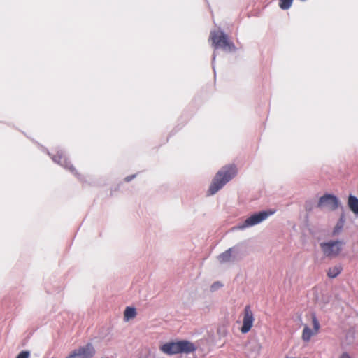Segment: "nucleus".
Segmentation results:
<instances>
[{
  "label": "nucleus",
  "mask_w": 358,
  "mask_h": 358,
  "mask_svg": "<svg viewBox=\"0 0 358 358\" xmlns=\"http://www.w3.org/2000/svg\"><path fill=\"white\" fill-rule=\"evenodd\" d=\"M231 250L232 248H229V250H226L223 253H222L219 257L218 259L220 262H227L231 260Z\"/></svg>",
  "instance_id": "14"
},
{
  "label": "nucleus",
  "mask_w": 358,
  "mask_h": 358,
  "mask_svg": "<svg viewBox=\"0 0 358 358\" xmlns=\"http://www.w3.org/2000/svg\"><path fill=\"white\" fill-rule=\"evenodd\" d=\"M94 355V346L91 343H87L85 346L74 350L66 358H92Z\"/></svg>",
  "instance_id": "7"
},
{
  "label": "nucleus",
  "mask_w": 358,
  "mask_h": 358,
  "mask_svg": "<svg viewBox=\"0 0 358 358\" xmlns=\"http://www.w3.org/2000/svg\"><path fill=\"white\" fill-rule=\"evenodd\" d=\"M338 206V200L337 197L332 194H324L319 199L318 208H327L331 210H336Z\"/></svg>",
  "instance_id": "9"
},
{
  "label": "nucleus",
  "mask_w": 358,
  "mask_h": 358,
  "mask_svg": "<svg viewBox=\"0 0 358 358\" xmlns=\"http://www.w3.org/2000/svg\"><path fill=\"white\" fill-rule=\"evenodd\" d=\"M345 222L344 217L341 216L334 229V234H338L343 227Z\"/></svg>",
  "instance_id": "16"
},
{
  "label": "nucleus",
  "mask_w": 358,
  "mask_h": 358,
  "mask_svg": "<svg viewBox=\"0 0 358 358\" xmlns=\"http://www.w3.org/2000/svg\"><path fill=\"white\" fill-rule=\"evenodd\" d=\"M343 244L340 241H331L320 243V247L325 256L336 257L340 254Z\"/></svg>",
  "instance_id": "4"
},
{
  "label": "nucleus",
  "mask_w": 358,
  "mask_h": 358,
  "mask_svg": "<svg viewBox=\"0 0 358 358\" xmlns=\"http://www.w3.org/2000/svg\"><path fill=\"white\" fill-rule=\"evenodd\" d=\"M255 322V317L250 306L247 305L243 312V325L241 332L246 334L250 331Z\"/></svg>",
  "instance_id": "6"
},
{
  "label": "nucleus",
  "mask_w": 358,
  "mask_h": 358,
  "mask_svg": "<svg viewBox=\"0 0 358 358\" xmlns=\"http://www.w3.org/2000/svg\"><path fill=\"white\" fill-rule=\"evenodd\" d=\"M136 311L134 308H131V307L126 308L124 313V316L127 320L134 318L136 317Z\"/></svg>",
  "instance_id": "13"
},
{
  "label": "nucleus",
  "mask_w": 358,
  "mask_h": 358,
  "mask_svg": "<svg viewBox=\"0 0 358 358\" xmlns=\"http://www.w3.org/2000/svg\"><path fill=\"white\" fill-rule=\"evenodd\" d=\"M210 38L215 48H220L229 52H233L236 50L234 43L229 41L228 36L221 31H212Z\"/></svg>",
  "instance_id": "3"
},
{
  "label": "nucleus",
  "mask_w": 358,
  "mask_h": 358,
  "mask_svg": "<svg viewBox=\"0 0 358 358\" xmlns=\"http://www.w3.org/2000/svg\"><path fill=\"white\" fill-rule=\"evenodd\" d=\"M342 269L341 265L330 267L327 271V276L330 278H334L341 273Z\"/></svg>",
  "instance_id": "12"
},
{
  "label": "nucleus",
  "mask_w": 358,
  "mask_h": 358,
  "mask_svg": "<svg viewBox=\"0 0 358 358\" xmlns=\"http://www.w3.org/2000/svg\"><path fill=\"white\" fill-rule=\"evenodd\" d=\"M348 206L355 215H358V199L356 196L353 195L348 196Z\"/></svg>",
  "instance_id": "11"
},
{
  "label": "nucleus",
  "mask_w": 358,
  "mask_h": 358,
  "mask_svg": "<svg viewBox=\"0 0 358 358\" xmlns=\"http://www.w3.org/2000/svg\"><path fill=\"white\" fill-rule=\"evenodd\" d=\"M134 177V176H127L126 178H125V180L129 182Z\"/></svg>",
  "instance_id": "20"
},
{
  "label": "nucleus",
  "mask_w": 358,
  "mask_h": 358,
  "mask_svg": "<svg viewBox=\"0 0 358 358\" xmlns=\"http://www.w3.org/2000/svg\"><path fill=\"white\" fill-rule=\"evenodd\" d=\"M52 158L55 162L60 164L62 166H64L75 175H78L75 167L71 164L62 152H57L54 155Z\"/></svg>",
  "instance_id": "10"
},
{
  "label": "nucleus",
  "mask_w": 358,
  "mask_h": 358,
  "mask_svg": "<svg viewBox=\"0 0 358 358\" xmlns=\"http://www.w3.org/2000/svg\"><path fill=\"white\" fill-rule=\"evenodd\" d=\"M237 173L235 165L231 164L222 168L215 175L208 192V195H213L219 191L226 183L231 180Z\"/></svg>",
  "instance_id": "1"
},
{
  "label": "nucleus",
  "mask_w": 358,
  "mask_h": 358,
  "mask_svg": "<svg viewBox=\"0 0 358 358\" xmlns=\"http://www.w3.org/2000/svg\"><path fill=\"white\" fill-rule=\"evenodd\" d=\"M160 350L166 355H175L180 353H190L196 350L194 343L190 341L182 340L177 342H168L159 348Z\"/></svg>",
  "instance_id": "2"
},
{
  "label": "nucleus",
  "mask_w": 358,
  "mask_h": 358,
  "mask_svg": "<svg viewBox=\"0 0 358 358\" xmlns=\"http://www.w3.org/2000/svg\"><path fill=\"white\" fill-rule=\"evenodd\" d=\"M312 323L313 326V329H310L307 325H305L303 329L301 339L304 342H309L311 338L317 335L320 331V324L315 315H312Z\"/></svg>",
  "instance_id": "8"
},
{
  "label": "nucleus",
  "mask_w": 358,
  "mask_h": 358,
  "mask_svg": "<svg viewBox=\"0 0 358 358\" xmlns=\"http://www.w3.org/2000/svg\"><path fill=\"white\" fill-rule=\"evenodd\" d=\"M274 213V211H262L258 213H255L252 215L250 217L247 218L244 222L238 227V229H245L246 227H252L256 225L262 221L265 220L268 217V216L271 215Z\"/></svg>",
  "instance_id": "5"
},
{
  "label": "nucleus",
  "mask_w": 358,
  "mask_h": 358,
  "mask_svg": "<svg viewBox=\"0 0 358 358\" xmlns=\"http://www.w3.org/2000/svg\"><path fill=\"white\" fill-rule=\"evenodd\" d=\"M30 353L28 351H22L18 354L16 358H29Z\"/></svg>",
  "instance_id": "18"
},
{
  "label": "nucleus",
  "mask_w": 358,
  "mask_h": 358,
  "mask_svg": "<svg viewBox=\"0 0 358 358\" xmlns=\"http://www.w3.org/2000/svg\"><path fill=\"white\" fill-rule=\"evenodd\" d=\"M339 358H351V357L350 356V355L347 352H343Z\"/></svg>",
  "instance_id": "19"
},
{
  "label": "nucleus",
  "mask_w": 358,
  "mask_h": 358,
  "mask_svg": "<svg viewBox=\"0 0 358 358\" xmlns=\"http://www.w3.org/2000/svg\"><path fill=\"white\" fill-rule=\"evenodd\" d=\"M222 287V284L220 282H215L210 286V291L214 292Z\"/></svg>",
  "instance_id": "17"
},
{
  "label": "nucleus",
  "mask_w": 358,
  "mask_h": 358,
  "mask_svg": "<svg viewBox=\"0 0 358 358\" xmlns=\"http://www.w3.org/2000/svg\"><path fill=\"white\" fill-rule=\"evenodd\" d=\"M293 0H279V6L282 10L289 9L292 4Z\"/></svg>",
  "instance_id": "15"
}]
</instances>
